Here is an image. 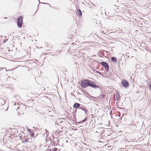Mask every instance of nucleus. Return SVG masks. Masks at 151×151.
Masks as SVG:
<instances>
[{
  "label": "nucleus",
  "mask_w": 151,
  "mask_h": 151,
  "mask_svg": "<svg viewBox=\"0 0 151 151\" xmlns=\"http://www.w3.org/2000/svg\"><path fill=\"white\" fill-rule=\"evenodd\" d=\"M85 121V120H83V121Z\"/></svg>",
  "instance_id": "obj_20"
},
{
  "label": "nucleus",
  "mask_w": 151,
  "mask_h": 151,
  "mask_svg": "<svg viewBox=\"0 0 151 151\" xmlns=\"http://www.w3.org/2000/svg\"><path fill=\"white\" fill-rule=\"evenodd\" d=\"M77 15L79 16H81L82 15V13L80 9L77 10Z\"/></svg>",
  "instance_id": "obj_6"
},
{
  "label": "nucleus",
  "mask_w": 151,
  "mask_h": 151,
  "mask_svg": "<svg viewBox=\"0 0 151 151\" xmlns=\"http://www.w3.org/2000/svg\"><path fill=\"white\" fill-rule=\"evenodd\" d=\"M121 83L125 88H127L129 86V84L128 82L125 79L122 80L121 82Z\"/></svg>",
  "instance_id": "obj_3"
},
{
  "label": "nucleus",
  "mask_w": 151,
  "mask_h": 151,
  "mask_svg": "<svg viewBox=\"0 0 151 151\" xmlns=\"http://www.w3.org/2000/svg\"><path fill=\"white\" fill-rule=\"evenodd\" d=\"M25 141L26 142V141H27V140L26 139L25 140Z\"/></svg>",
  "instance_id": "obj_18"
},
{
  "label": "nucleus",
  "mask_w": 151,
  "mask_h": 151,
  "mask_svg": "<svg viewBox=\"0 0 151 151\" xmlns=\"http://www.w3.org/2000/svg\"><path fill=\"white\" fill-rule=\"evenodd\" d=\"M118 115L119 116H120V114H119Z\"/></svg>",
  "instance_id": "obj_17"
},
{
  "label": "nucleus",
  "mask_w": 151,
  "mask_h": 151,
  "mask_svg": "<svg viewBox=\"0 0 151 151\" xmlns=\"http://www.w3.org/2000/svg\"><path fill=\"white\" fill-rule=\"evenodd\" d=\"M108 11V13H109V14L111 15L114 14L116 11L115 9L112 7L109 8Z\"/></svg>",
  "instance_id": "obj_4"
},
{
  "label": "nucleus",
  "mask_w": 151,
  "mask_h": 151,
  "mask_svg": "<svg viewBox=\"0 0 151 151\" xmlns=\"http://www.w3.org/2000/svg\"><path fill=\"white\" fill-rule=\"evenodd\" d=\"M111 60L114 62H116L117 61L116 59L114 57L111 58Z\"/></svg>",
  "instance_id": "obj_9"
},
{
  "label": "nucleus",
  "mask_w": 151,
  "mask_h": 151,
  "mask_svg": "<svg viewBox=\"0 0 151 151\" xmlns=\"http://www.w3.org/2000/svg\"><path fill=\"white\" fill-rule=\"evenodd\" d=\"M119 114H120V113H119Z\"/></svg>",
  "instance_id": "obj_23"
},
{
  "label": "nucleus",
  "mask_w": 151,
  "mask_h": 151,
  "mask_svg": "<svg viewBox=\"0 0 151 151\" xmlns=\"http://www.w3.org/2000/svg\"><path fill=\"white\" fill-rule=\"evenodd\" d=\"M78 109H81L83 111L85 112V113H86H86L87 111L85 110V109H84V108H82V107H80V108H79Z\"/></svg>",
  "instance_id": "obj_10"
},
{
  "label": "nucleus",
  "mask_w": 151,
  "mask_h": 151,
  "mask_svg": "<svg viewBox=\"0 0 151 151\" xmlns=\"http://www.w3.org/2000/svg\"><path fill=\"white\" fill-rule=\"evenodd\" d=\"M74 96L75 97H76V96H75V95H74Z\"/></svg>",
  "instance_id": "obj_22"
},
{
  "label": "nucleus",
  "mask_w": 151,
  "mask_h": 151,
  "mask_svg": "<svg viewBox=\"0 0 151 151\" xmlns=\"http://www.w3.org/2000/svg\"><path fill=\"white\" fill-rule=\"evenodd\" d=\"M23 17L22 16H20L18 19L17 24L18 27L20 28L22 26V24Z\"/></svg>",
  "instance_id": "obj_2"
},
{
  "label": "nucleus",
  "mask_w": 151,
  "mask_h": 151,
  "mask_svg": "<svg viewBox=\"0 0 151 151\" xmlns=\"http://www.w3.org/2000/svg\"><path fill=\"white\" fill-rule=\"evenodd\" d=\"M101 64L105 68L106 70H107V71H108L109 69V66L106 63L102 62H101Z\"/></svg>",
  "instance_id": "obj_5"
},
{
  "label": "nucleus",
  "mask_w": 151,
  "mask_h": 151,
  "mask_svg": "<svg viewBox=\"0 0 151 151\" xmlns=\"http://www.w3.org/2000/svg\"><path fill=\"white\" fill-rule=\"evenodd\" d=\"M94 83L88 79L82 80L81 82V87L83 88H86L88 86H90L94 88H99L98 86L94 84Z\"/></svg>",
  "instance_id": "obj_1"
},
{
  "label": "nucleus",
  "mask_w": 151,
  "mask_h": 151,
  "mask_svg": "<svg viewBox=\"0 0 151 151\" xmlns=\"http://www.w3.org/2000/svg\"><path fill=\"white\" fill-rule=\"evenodd\" d=\"M16 103H15V104H14V105H16Z\"/></svg>",
  "instance_id": "obj_19"
},
{
  "label": "nucleus",
  "mask_w": 151,
  "mask_h": 151,
  "mask_svg": "<svg viewBox=\"0 0 151 151\" xmlns=\"http://www.w3.org/2000/svg\"><path fill=\"white\" fill-rule=\"evenodd\" d=\"M96 72L99 74H101V73L100 72H98V71H96Z\"/></svg>",
  "instance_id": "obj_13"
},
{
  "label": "nucleus",
  "mask_w": 151,
  "mask_h": 151,
  "mask_svg": "<svg viewBox=\"0 0 151 151\" xmlns=\"http://www.w3.org/2000/svg\"><path fill=\"white\" fill-rule=\"evenodd\" d=\"M34 135V134H31V136L32 137H33Z\"/></svg>",
  "instance_id": "obj_15"
},
{
  "label": "nucleus",
  "mask_w": 151,
  "mask_h": 151,
  "mask_svg": "<svg viewBox=\"0 0 151 151\" xmlns=\"http://www.w3.org/2000/svg\"><path fill=\"white\" fill-rule=\"evenodd\" d=\"M7 18V17H6V18H4L6 19Z\"/></svg>",
  "instance_id": "obj_21"
},
{
  "label": "nucleus",
  "mask_w": 151,
  "mask_h": 151,
  "mask_svg": "<svg viewBox=\"0 0 151 151\" xmlns=\"http://www.w3.org/2000/svg\"><path fill=\"white\" fill-rule=\"evenodd\" d=\"M58 149L56 148H55L52 149V151H57Z\"/></svg>",
  "instance_id": "obj_11"
},
{
  "label": "nucleus",
  "mask_w": 151,
  "mask_h": 151,
  "mask_svg": "<svg viewBox=\"0 0 151 151\" xmlns=\"http://www.w3.org/2000/svg\"><path fill=\"white\" fill-rule=\"evenodd\" d=\"M101 97L103 98V97H104V95H101Z\"/></svg>",
  "instance_id": "obj_14"
},
{
  "label": "nucleus",
  "mask_w": 151,
  "mask_h": 151,
  "mask_svg": "<svg viewBox=\"0 0 151 151\" xmlns=\"http://www.w3.org/2000/svg\"><path fill=\"white\" fill-rule=\"evenodd\" d=\"M42 3L43 4H47V3Z\"/></svg>",
  "instance_id": "obj_16"
},
{
  "label": "nucleus",
  "mask_w": 151,
  "mask_h": 151,
  "mask_svg": "<svg viewBox=\"0 0 151 151\" xmlns=\"http://www.w3.org/2000/svg\"><path fill=\"white\" fill-rule=\"evenodd\" d=\"M80 106V104L78 103H76L74 104L73 106L75 108L78 107Z\"/></svg>",
  "instance_id": "obj_8"
},
{
  "label": "nucleus",
  "mask_w": 151,
  "mask_h": 151,
  "mask_svg": "<svg viewBox=\"0 0 151 151\" xmlns=\"http://www.w3.org/2000/svg\"><path fill=\"white\" fill-rule=\"evenodd\" d=\"M148 89L150 90H151V84H149V86L148 87Z\"/></svg>",
  "instance_id": "obj_12"
},
{
  "label": "nucleus",
  "mask_w": 151,
  "mask_h": 151,
  "mask_svg": "<svg viewBox=\"0 0 151 151\" xmlns=\"http://www.w3.org/2000/svg\"><path fill=\"white\" fill-rule=\"evenodd\" d=\"M5 103L6 102L5 100L3 99H0V104H1L2 105H4Z\"/></svg>",
  "instance_id": "obj_7"
}]
</instances>
